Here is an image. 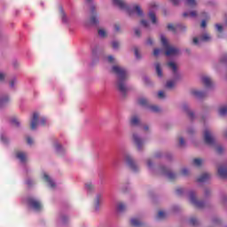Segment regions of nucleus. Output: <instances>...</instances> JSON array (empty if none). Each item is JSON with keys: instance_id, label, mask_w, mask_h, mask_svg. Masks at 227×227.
<instances>
[{"instance_id": "obj_1", "label": "nucleus", "mask_w": 227, "mask_h": 227, "mask_svg": "<svg viewBox=\"0 0 227 227\" xmlns=\"http://www.w3.org/2000/svg\"><path fill=\"white\" fill-rule=\"evenodd\" d=\"M112 73L117 75V89L121 95L125 97L129 91L127 86V79L129 78V71L125 67H121L118 65L113 66Z\"/></svg>"}, {"instance_id": "obj_2", "label": "nucleus", "mask_w": 227, "mask_h": 227, "mask_svg": "<svg viewBox=\"0 0 227 227\" xmlns=\"http://www.w3.org/2000/svg\"><path fill=\"white\" fill-rule=\"evenodd\" d=\"M113 3L121 10L127 12L129 15H134V13H137L138 17H143V10H141V6L139 5L129 6L124 0H113Z\"/></svg>"}, {"instance_id": "obj_3", "label": "nucleus", "mask_w": 227, "mask_h": 227, "mask_svg": "<svg viewBox=\"0 0 227 227\" xmlns=\"http://www.w3.org/2000/svg\"><path fill=\"white\" fill-rule=\"evenodd\" d=\"M45 125H49V119L42 115L39 112H35L32 115L30 129L32 130H36L38 127H43Z\"/></svg>"}, {"instance_id": "obj_4", "label": "nucleus", "mask_w": 227, "mask_h": 227, "mask_svg": "<svg viewBox=\"0 0 227 227\" xmlns=\"http://www.w3.org/2000/svg\"><path fill=\"white\" fill-rule=\"evenodd\" d=\"M160 40L163 45V49L165 50L166 56H178V54H180V49L169 45L166 36L160 35Z\"/></svg>"}, {"instance_id": "obj_5", "label": "nucleus", "mask_w": 227, "mask_h": 227, "mask_svg": "<svg viewBox=\"0 0 227 227\" xmlns=\"http://www.w3.org/2000/svg\"><path fill=\"white\" fill-rule=\"evenodd\" d=\"M27 204L28 205L29 208L34 210V212H41L43 208L42 202L34 197H30L27 200Z\"/></svg>"}, {"instance_id": "obj_6", "label": "nucleus", "mask_w": 227, "mask_h": 227, "mask_svg": "<svg viewBox=\"0 0 227 227\" xmlns=\"http://www.w3.org/2000/svg\"><path fill=\"white\" fill-rule=\"evenodd\" d=\"M85 3L87 4H90V13H92V16L90 17V24H92V26H97L98 25V15H97V13H95V11L97 10V5L93 3V0H85Z\"/></svg>"}, {"instance_id": "obj_7", "label": "nucleus", "mask_w": 227, "mask_h": 227, "mask_svg": "<svg viewBox=\"0 0 227 227\" xmlns=\"http://www.w3.org/2000/svg\"><path fill=\"white\" fill-rule=\"evenodd\" d=\"M156 172L158 173V175H162L163 176H167L168 180H175L176 178V174L171 172V170H169V168L165 166H161L158 168L156 169Z\"/></svg>"}, {"instance_id": "obj_8", "label": "nucleus", "mask_w": 227, "mask_h": 227, "mask_svg": "<svg viewBox=\"0 0 227 227\" xmlns=\"http://www.w3.org/2000/svg\"><path fill=\"white\" fill-rule=\"evenodd\" d=\"M204 141L206 145H208L209 146H215V137L212 130L208 129L204 130Z\"/></svg>"}, {"instance_id": "obj_9", "label": "nucleus", "mask_w": 227, "mask_h": 227, "mask_svg": "<svg viewBox=\"0 0 227 227\" xmlns=\"http://www.w3.org/2000/svg\"><path fill=\"white\" fill-rule=\"evenodd\" d=\"M189 200L194 207H197V208H203L205 207V202L198 201V200H196V193H194V192H189Z\"/></svg>"}, {"instance_id": "obj_10", "label": "nucleus", "mask_w": 227, "mask_h": 227, "mask_svg": "<svg viewBox=\"0 0 227 227\" xmlns=\"http://www.w3.org/2000/svg\"><path fill=\"white\" fill-rule=\"evenodd\" d=\"M124 160L126 164H128L129 168L133 170L134 172L137 171L139 169V167H137V164L134 162V160L132 159V156L130 154H126L124 156Z\"/></svg>"}, {"instance_id": "obj_11", "label": "nucleus", "mask_w": 227, "mask_h": 227, "mask_svg": "<svg viewBox=\"0 0 227 227\" xmlns=\"http://www.w3.org/2000/svg\"><path fill=\"white\" fill-rule=\"evenodd\" d=\"M212 40V37L208 34H204L200 36V38L194 37L193 38V45L200 46L203 42H210Z\"/></svg>"}, {"instance_id": "obj_12", "label": "nucleus", "mask_w": 227, "mask_h": 227, "mask_svg": "<svg viewBox=\"0 0 227 227\" xmlns=\"http://www.w3.org/2000/svg\"><path fill=\"white\" fill-rule=\"evenodd\" d=\"M133 141L135 145L137 146L138 150H141L143 148V145H145V140H143L139 135L137 134H133Z\"/></svg>"}, {"instance_id": "obj_13", "label": "nucleus", "mask_w": 227, "mask_h": 227, "mask_svg": "<svg viewBox=\"0 0 227 227\" xmlns=\"http://www.w3.org/2000/svg\"><path fill=\"white\" fill-rule=\"evenodd\" d=\"M43 178L44 181L47 182L48 185H50V187H51V189H54V187H56V183L54 182V180H52L51 176H49V174H47V172L43 173Z\"/></svg>"}, {"instance_id": "obj_14", "label": "nucleus", "mask_w": 227, "mask_h": 227, "mask_svg": "<svg viewBox=\"0 0 227 227\" xmlns=\"http://www.w3.org/2000/svg\"><path fill=\"white\" fill-rule=\"evenodd\" d=\"M10 104V96L7 94H0V107H4Z\"/></svg>"}, {"instance_id": "obj_15", "label": "nucleus", "mask_w": 227, "mask_h": 227, "mask_svg": "<svg viewBox=\"0 0 227 227\" xmlns=\"http://www.w3.org/2000/svg\"><path fill=\"white\" fill-rule=\"evenodd\" d=\"M16 158L19 159L20 162H26L27 160V153L22 151H18L16 153Z\"/></svg>"}, {"instance_id": "obj_16", "label": "nucleus", "mask_w": 227, "mask_h": 227, "mask_svg": "<svg viewBox=\"0 0 227 227\" xmlns=\"http://www.w3.org/2000/svg\"><path fill=\"white\" fill-rule=\"evenodd\" d=\"M102 194H98L94 200V208L95 210H100V203H102Z\"/></svg>"}, {"instance_id": "obj_17", "label": "nucleus", "mask_w": 227, "mask_h": 227, "mask_svg": "<svg viewBox=\"0 0 227 227\" xmlns=\"http://www.w3.org/2000/svg\"><path fill=\"white\" fill-rule=\"evenodd\" d=\"M182 110L184 111V113H186V114H188L189 118H191V120L194 119V113H192V111H191V109L189 108V105L184 104L182 106Z\"/></svg>"}, {"instance_id": "obj_18", "label": "nucleus", "mask_w": 227, "mask_h": 227, "mask_svg": "<svg viewBox=\"0 0 227 227\" xmlns=\"http://www.w3.org/2000/svg\"><path fill=\"white\" fill-rule=\"evenodd\" d=\"M137 104L142 106V107H146L147 109L150 107V101L146 98H139L137 99Z\"/></svg>"}, {"instance_id": "obj_19", "label": "nucleus", "mask_w": 227, "mask_h": 227, "mask_svg": "<svg viewBox=\"0 0 227 227\" xmlns=\"http://www.w3.org/2000/svg\"><path fill=\"white\" fill-rule=\"evenodd\" d=\"M207 180H210V174L204 173L197 179V182H199V184H203L207 182Z\"/></svg>"}, {"instance_id": "obj_20", "label": "nucleus", "mask_w": 227, "mask_h": 227, "mask_svg": "<svg viewBox=\"0 0 227 227\" xmlns=\"http://www.w3.org/2000/svg\"><path fill=\"white\" fill-rule=\"evenodd\" d=\"M54 148L59 155H63V153H65V148H63V146H61V145H59V143L55 142Z\"/></svg>"}, {"instance_id": "obj_21", "label": "nucleus", "mask_w": 227, "mask_h": 227, "mask_svg": "<svg viewBox=\"0 0 227 227\" xmlns=\"http://www.w3.org/2000/svg\"><path fill=\"white\" fill-rule=\"evenodd\" d=\"M201 81L206 88H210L212 86V79L208 76H202Z\"/></svg>"}, {"instance_id": "obj_22", "label": "nucleus", "mask_w": 227, "mask_h": 227, "mask_svg": "<svg viewBox=\"0 0 227 227\" xmlns=\"http://www.w3.org/2000/svg\"><path fill=\"white\" fill-rule=\"evenodd\" d=\"M141 121L139 120L138 116H132L130 119V125H132V127H138V125H140Z\"/></svg>"}, {"instance_id": "obj_23", "label": "nucleus", "mask_w": 227, "mask_h": 227, "mask_svg": "<svg viewBox=\"0 0 227 227\" xmlns=\"http://www.w3.org/2000/svg\"><path fill=\"white\" fill-rule=\"evenodd\" d=\"M192 95H193V97H196V98H203V97H205V92L198 90H192Z\"/></svg>"}, {"instance_id": "obj_24", "label": "nucleus", "mask_w": 227, "mask_h": 227, "mask_svg": "<svg viewBox=\"0 0 227 227\" xmlns=\"http://www.w3.org/2000/svg\"><path fill=\"white\" fill-rule=\"evenodd\" d=\"M154 67L156 70V74L158 77L161 78L162 77V67L160 66V63L157 62L154 64Z\"/></svg>"}, {"instance_id": "obj_25", "label": "nucleus", "mask_w": 227, "mask_h": 227, "mask_svg": "<svg viewBox=\"0 0 227 227\" xmlns=\"http://www.w3.org/2000/svg\"><path fill=\"white\" fill-rule=\"evenodd\" d=\"M218 175L222 177V178H227V168L224 167H220L218 168Z\"/></svg>"}, {"instance_id": "obj_26", "label": "nucleus", "mask_w": 227, "mask_h": 227, "mask_svg": "<svg viewBox=\"0 0 227 227\" xmlns=\"http://www.w3.org/2000/svg\"><path fill=\"white\" fill-rule=\"evenodd\" d=\"M59 13L62 19V22L64 24H67V22H68V20L67 19V14L65 13V11H63V7H59Z\"/></svg>"}, {"instance_id": "obj_27", "label": "nucleus", "mask_w": 227, "mask_h": 227, "mask_svg": "<svg viewBox=\"0 0 227 227\" xmlns=\"http://www.w3.org/2000/svg\"><path fill=\"white\" fill-rule=\"evenodd\" d=\"M184 17H191L192 19H195V17H198V12L196 11H192V12H184Z\"/></svg>"}, {"instance_id": "obj_28", "label": "nucleus", "mask_w": 227, "mask_h": 227, "mask_svg": "<svg viewBox=\"0 0 227 227\" xmlns=\"http://www.w3.org/2000/svg\"><path fill=\"white\" fill-rule=\"evenodd\" d=\"M12 125H14V127H20V121L17 117H12L10 120Z\"/></svg>"}, {"instance_id": "obj_29", "label": "nucleus", "mask_w": 227, "mask_h": 227, "mask_svg": "<svg viewBox=\"0 0 227 227\" xmlns=\"http://www.w3.org/2000/svg\"><path fill=\"white\" fill-rule=\"evenodd\" d=\"M130 224H131V226H134V227H139V226H141V221H139V219H137V218H132L131 220H130Z\"/></svg>"}, {"instance_id": "obj_30", "label": "nucleus", "mask_w": 227, "mask_h": 227, "mask_svg": "<svg viewBox=\"0 0 227 227\" xmlns=\"http://www.w3.org/2000/svg\"><path fill=\"white\" fill-rule=\"evenodd\" d=\"M185 4L191 8H194L198 5V2L196 0H185Z\"/></svg>"}, {"instance_id": "obj_31", "label": "nucleus", "mask_w": 227, "mask_h": 227, "mask_svg": "<svg viewBox=\"0 0 227 227\" xmlns=\"http://www.w3.org/2000/svg\"><path fill=\"white\" fill-rule=\"evenodd\" d=\"M147 109L151 110L152 113H160V107L154 105L153 106L149 105Z\"/></svg>"}, {"instance_id": "obj_32", "label": "nucleus", "mask_w": 227, "mask_h": 227, "mask_svg": "<svg viewBox=\"0 0 227 227\" xmlns=\"http://www.w3.org/2000/svg\"><path fill=\"white\" fill-rule=\"evenodd\" d=\"M126 208H127V206H125L123 202H119L117 204V212H124Z\"/></svg>"}, {"instance_id": "obj_33", "label": "nucleus", "mask_w": 227, "mask_h": 227, "mask_svg": "<svg viewBox=\"0 0 227 227\" xmlns=\"http://www.w3.org/2000/svg\"><path fill=\"white\" fill-rule=\"evenodd\" d=\"M98 36H100V38H106V36H107V31H106V29L104 28H99L98 30Z\"/></svg>"}, {"instance_id": "obj_34", "label": "nucleus", "mask_w": 227, "mask_h": 227, "mask_svg": "<svg viewBox=\"0 0 227 227\" xmlns=\"http://www.w3.org/2000/svg\"><path fill=\"white\" fill-rule=\"evenodd\" d=\"M168 67L171 68V70L174 72V74H176V64H175V62H173V61L168 62Z\"/></svg>"}, {"instance_id": "obj_35", "label": "nucleus", "mask_w": 227, "mask_h": 227, "mask_svg": "<svg viewBox=\"0 0 227 227\" xmlns=\"http://www.w3.org/2000/svg\"><path fill=\"white\" fill-rule=\"evenodd\" d=\"M218 113L220 116H224L227 114V106H222L219 108Z\"/></svg>"}, {"instance_id": "obj_36", "label": "nucleus", "mask_w": 227, "mask_h": 227, "mask_svg": "<svg viewBox=\"0 0 227 227\" xmlns=\"http://www.w3.org/2000/svg\"><path fill=\"white\" fill-rule=\"evenodd\" d=\"M19 81L17 80L16 77H13L11 79L9 84H10V88H15V86H17Z\"/></svg>"}, {"instance_id": "obj_37", "label": "nucleus", "mask_w": 227, "mask_h": 227, "mask_svg": "<svg viewBox=\"0 0 227 227\" xmlns=\"http://www.w3.org/2000/svg\"><path fill=\"white\" fill-rule=\"evenodd\" d=\"M146 164H147V168L148 169H150L151 171H154L153 170V160H152V159H148L147 161H146Z\"/></svg>"}, {"instance_id": "obj_38", "label": "nucleus", "mask_w": 227, "mask_h": 227, "mask_svg": "<svg viewBox=\"0 0 227 227\" xmlns=\"http://www.w3.org/2000/svg\"><path fill=\"white\" fill-rule=\"evenodd\" d=\"M149 17H150L153 24H157V18L155 17V13L150 12H149Z\"/></svg>"}, {"instance_id": "obj_39", "label": "nucleus", "mask_w": 227, "mask_h": 227, "mask_svg": "<svg viewBox=\"0 0 227 227\" xmlns=\"http://www.w3.org/2000/svg\"><path fill=\"white\" fill-rule=\"evenodd\" d=\"M193 164L194 166L200 167V165L203 164V160L197 158L193 160Z\"/></svg>"}, {"instance_id": "obj_40", "label": "nucleus", "mask_w": 227, "mask_h": 227, "mask_svg": "<svg viewBox=\"0 0 227 227\" xmlns=\"http://www.w3.org/2000/svg\"><path fill=\"white\" fill-rule=\"evenodd\" d=\"M180 27L179 26H174L173 24H168V29L169 31H176Z\"/></svg>"}, {"instance_id": "obj_41", "label": "nucleus", "mask_w": 227, "mask_h": 227, "mask_svg": "<svg viewBox=\"0 0 227 227\" xmlns=\"http://www.w3.org/2000/svg\"><path fill=\"white\" fill-rule=\"evenodd\" d=\"M175 87V81H168L167 82L166 88H168V90H171V88Z\"/></svg>"}, {"instance_id": "obj_42", "label": "nucleus", "mask_w": 227, "mask_h": 227, "mask_svg": "<svg viewBox=\"0 0 227 227\" xmlns=\"http://www.w3.org/2000/svg\"><path fill=\"white\" fill-rule=\"evenodd\" d=\"M181 175H183V176H187L189 175V168H183L181 169Z\"/></svg>"}, {"instance_id": "obj_43", "label": "nucleus", "mask_w": 227, "mask_h": 227, "mask_svg": "<svg viewBox=\"0 0 227 227\" xmlns=\"http://www.w3.org/2000/svg\"><path fill=\"white\" fill-rule=\"evenodd\" d=\"M215 27H216V31H218V33H223V31H224V27L221 24H216Z\"/></svg>"}, {"instance_id": "obj_44", "label": "nucleus", "mask_w": 227, "mask_h": 227, "mask_svg": "<svg viewBox=\"0 0 227 227\" xmlns=\"http://www.w3.org/2000/svg\"><path fill=\"white\" fill-rule=\"evenodd\" d=\"M164 217H166V212H164V211H160V212L158 213L157 219H164Z\"/></svg>"}, {"instance_id": "obj_45", "label": "nucleus", "mask_w": 227, "mask_h": 227, "mask_svg": "<svg viewBox=\"0 0 227 227\" xmlns=\"http://www.w3.org/2000/svg\"><path fill=\"white\" fill-rule=\"evenodd\" d=\"M85 189H86L87 191H93V189H94L93 184H91V183H87V184H85Z\"/></svg>"}, {"instance_id": "obj_46", "label": "nucleus", "mask_w": 227, "mask_h": 227, "mask_svg": "<svg viewBox=\"0 0 227 227\" xmlns=\"http://www.w3.org/2000/svg\"><path fill=\"white\" fill-rule=\"evenodd\" d=\"M216 152L217 153H223L224 152V147H223V145H217Z\"/></svg>"}, {"instance_id": "obj_47", "label": "nucleus", "mask_w": 227, "mask_h": 227, "mask_svg": "<svg viewBox=\"0 0 227 227\" xmlns=\"http://www.w3.org/2000/svg\"><path fill=\"white\" fill-rule=\"evenodd\" d=\"M160 54H162V50L161 49H154L153 56H159Z\"/></svg>"}, {"instance_id": "obj_48", "label": "nucleus", "mask_w": 227, "mask_h": 227, "mask_svg": "<svg viewBox=\"0 0 227 227\" xmlns=\"http://www.w3.org/2000/svg\"><path fill=\"white\" fill-rule=\"evenodd\" d=\"M6 77V74L4 72L0 71V82H3Z\"/></svg>"}, {"instance_id": "obj_49", "label": "nucleus", "mask_w": 227, "mask_h": 227, "mask_svg": "<svg viewBox=\"0 0 227 227\" xmlns=\"http://www.w3.org/2000/svg\"><path fill=\"white\" fill-rule=\"evenodd\" d=\"M190 223L192 224V226H197V224H198V219H196V218H191V219H190Z\"/></svg>"}, {"instance_id": "obj_50", "label": "nucleus", "mask_w": 227, "mask_h": 227, "mask_svg": "<svg viewBox=\"0 0 227 227\" xmlns=\"http://www.w3.org/2000/svg\"><path fill=\"white\" fill-rule=\"evenodd\" d=\"M184 188H177L176 190V194H177V196H182V194H184Z\"/></svg>"}, {"instance_id": "obj_51", "label": "nucleus", "mask_w": 227, "mask_h": 227, "mask_svg": "<svg viewBox=\"0 0 227 227\" xmlns=\"http://www.w3.org/2000/svg\"><path fill=\"white\" fill-rule=\"evenodd\" d=\"M158 97L160 98H166V94H164V91L160 90L158 92Z\"/></svg>"}, {"instance_id": "obj_52", "label": "nucleus", "mask_w": 227, "mask_h": 227, "mask_svg": "<svg viewBox=\"0 0 227 227\" xmlns=\"http://www.w3.org/2000/svg\"><path fill=\"white\" fill-rule=\"evenodd\" d=\"M112 46L114 49H118V47H120V43L116 42V41H114L112 43Z\"/></svg>"}, {"instance_id": "obj_53", "label": "nucleus", "mask_w": 227, "mask_h": 227, "mask_svg": "<svg viewBox=\"0 0 227 227\" xmlns=\"http://www.w3.org/2000/svg\"><path fill=\"white\" fill-rule=\"evenodd\" d=\"M106 61H108V63H114V57L113 56H108L106 58Z\"/></svg>"}, {"instance_id": "obj_54", "label": "nucleus", "mask_w": 227, "mask_h": 227, "mask_svg": "<svg viewBox=\"0 0 227 227\" xmlns=\"http://www.w3.org/2000/svg\"><path fill=\"white\" fill-rule=\"evenodd\" d=\"M114 29L116 33L120 32V30L121 29V27H120V25L115 24L114 25Z\"/></svg>"}, {"instance_id": "obj_55", "label": "nucleus", "mask_w": 227, "mask_h": 227, "mask_svg": "<svg viewBox=\"0 0 227 227\" xmlns=\"http://www.w3.org/2000/svg\"><path fill=\"white\" fill-rule=\"evenodd\" d=\"M179 145L185 146V140L184 139V137L179 138Z\"/></svg>"}, {"instance_id": "obj_56", "label": "nucleus", "mask_w": 227, "mask_h": 227, "mask_svg": "<svg viewBox=\"0 0 227 227\" xmlns=\"http://www.w3.org/2000/svg\"><path fill=\"white\" fill-rule=\"evenodd\" d=\"M27 145H33V143H35V141L33 140V138L31 137H27Z\"/></svg>"}, {"instance_id": "obj_57", "label": "nucleus", "mask_w": 227, "mask_h": 227, "mask_svg": "<svg viewBox=\"0 0 227 227\" xmlns=\"http://www.w3.org/2000/svg\"><path fill=\"white\" fill-rule=\"evenodd\" d=\"M141 24H142V26H144V27H148V26H149L148 21L145 20H143L141 21Z\"/></svg>"}, {"instance_id": "obj_58", "label": "nucleus", "mask_w": 227, "mask_h": 227, "mask_svg": "<svg viewBox=\"0 0 227 227\" xmlns=\"http://www.w3.org/2000/svg\"><path fill=\"white\" fill-rule=\"evenodd\" d=\"M33 183H34L33 179H27V181H26V184H27V185H28V186L33 185Z\"/></svg>"}, {"instance_id": "obj_59", "label": "nucleus", "mask_w": 227, "mask_h": 227, "mask_svg": "<svg viewBox=\"0 0 227 227\" xmlns=\"http://www.w3.org/2000/svg\"><path fill=\"white\" fill-rule=\"evenodd\" d=\"M135 35L137 36H141V30L139 28H135Z\"/></svg>"}, {"instance_id": "obj_60", "label": "nucleus", "mask_w": 227, "mask_h": 227, "mask_svg": "<svg viewBox=\"0 0 227 227\" xmlns=\"http://www.w3.org/2000/svg\"><path fill=\"white\" fill-rule=\"evenodd\" d=\"M1 139H2L3 143H8V138L6 137V136L2 135Z\"/></svg>"}, {"instance_id": "obj_61", "label": "nucleus", "mask_w": 227, "mask_h": 227, "mask_svg": "<svg viewBox=\"0 0 227 227\" xmlns=\"http://www.w3.org/2000/svg\"><path fill=\"white\" fill-rule=\"evenodd\" d=\"M59 221H60V223H67V217L66 216H60L59 218Z\"/></svg>"}, {"instance_id": "obj_62", "label": "nucleus", "mask_w": 227, "mask_h": 227, "mask_svg": "<svg viewBox=\"0 0 227 227\" xmlns=\"http://www.w3.org/2000/svg\"><path fill=\"white\" fill-rule=\"evenodd\" d=\"M227 62V54H225L222 59H221V63H226Z\"/></svg>"}, {"instance_id": "obj_63", "label": "nucleus", "mask_w": 227, "mask_h": 227, "mask_svg": "<svg viewBox=\"0 0 227 227\" xmlns=\"http://www.w3.org/2000/svg\"><path fill=\"white\" fill-rule=\"evenodd\" d=\"M135 56L137 59H139V58H141V56L139 55V51L137 50H135Z\"/></svg>"}, {"instance_id": "obj_64", "label": "nucleus", "mask_w": 227, "mask_h": 227, "mask_svg": "<svg viewBox=\"0 0 227 227\" xmlns=\"http://www.w3.org/2000/svg\"><path fill=\"white\" fill-rule=\"evenodd\" d=\"M172 4H174L175 5L178 4V3H180V0H170Z\"/></svg>"}]
</instances>
